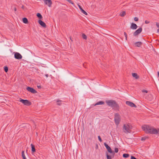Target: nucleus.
<instances>
[{
    "instance_id": "1",
    "label": "nucleus",
    "mask_w": 159,
    "mask_h": 159,
    "mask_svg": "<svg viewBox=\"0 0 159 159\" xmlns=\"http://www.w3.org/2000/svg\"><path fill=\"white\" fill-rule=\"evenodd\" d=\"M142 129L146 133L159 134V129H157L154 127L148 125H144L142 127Z\"/></svg>"
},
{
    "instance_id": "2",
    "label": "nucleus",
    "mask_w": 159,
    "mask_h": 159,
    "mask_svg": "<svg viewBox=\"0 0 159 159\" xmlns=\"http://www.w3.org/2000/svg\"><path fill=\"white\" fill-rule=\"evenodd\" d=\"M106 102L108 106L111 107L113 110L116 111H119V106L115 101L108 100Z\"/></svg>"
},
{
    "instance_id": "3",
    "label": "nucleus",
    "mask_w": 159,
    "mask_h": 159,
    "mask_svg": "<svg viewBox=\"0 0 159 159\" xmlns=\"http://www.w3.org/2000/svg\"><path fill=\"white\" fill-rule=\"evenodd\" d=\"M104 145L106 147L108 152L111 154V155H110L108 154L107 152H106V154L107 159H112L111 158L114 157V156L115 154L114 152L112 150L110 147H109L107 143H104Z\"/></svg>"
},
{
    "instance_id": "4",
    "label": "nucleus",
    "mask_w": 159,
    "mask_h": 159,
    "mask_svg": "<svg viewBox=\"0 0 159 159\" xmlns=\"http://www.w3.org/2000/svg\"><path fill=\"white\" fill-rule=\"evenodd\" d=\"M114 121L116 125H118L120 121V116L118 113H116L114 116Z\"/></svg>"
},
{
    "instance_id": "5",
    "label": "nucleus",
    "mask_w": 159,
    "mask_h": 159,
    "mask_svg": "<svg viewBox=\"0 0 159 159\" xmlns=\"http://www.w3.org/2000/svg\"><path fill=\"white\" fill-rule=\"evenodd\" d=\"M123 131L126 133H130V127L128 125L124 124L123 127Z\"/></svg>"
},
{
    "instance_id": "6",
    "label": "nucleus",
    "mask_w": 159,
    "mask_h": 159,
    "mask_svg": "<svg viewBox=\"0 0 159 159\" xmlns=\"http://www.w3.org/2000/svg\"><path fill=\"white\" fill-rule=\"evenodd\" d=\"M20 101L24 104L25 105L29 106H30L31 104V102L27 100H24L22 99L21 98H20Z\"/></svg>"
},
{
    "instance_id": "7",
    "label": "nucleus",
    "mask_w": 159,
    "mask_h": 159,
    "mask_svg": "<svg viewBox=\"0 0 159 159\" xmlns=\"http://www.w3.org/2000/svg\"><path fill=\"white\" fill-rule=\"evenodd\" d=\"M142 30V28L141 27H140L134 33L133 35L134 36H137L141 32Z\"/></svg>"
},
{
    "instance_id": "8",
    "label": "nucleus",
    "mask_w": 159,
    "mask_h": 159,
    "mask_svg": "<svg viewBox=\"0 0 159 159\" xmlns=\"http://www.w3.org/2000/svg\"><path fill=\"white\" fill-rule=\"evenodd\" d=\"M44 3L48 6L49 7H50L52 4V2L51 0H43Z\"/></svg>"
},
{
    "instance_id": "9",
    "label": "nucleus",
    "mask_w": 159,
    "mask_h": 159,
    "mask_svg": "<svg viewBox=\"0 0 159 159\" xmlns=\"http://www.w3.org/2000/svg\"><path fill=\"white\" fill-rule=\"evenodd\" d=\"M26 89L29 92H30L33 93L34 94L37 93V91L34 89L30 87H27Z\"/></svg>"
},
{
    "instance_id": "10",
    "label": "nucleus",
    "mask_w": 159,
    "mask_h": 159,
    "mask_svg": "<svg viewBox=\"0 0 159 159\" xmlns=\"http://www.w3.org/2000/svg\"><path fill=\"white\" fill-rule=\"evenodd\" d=\"M126 104L127 105L131 107H134L135 108L137 107V106L134 104L133 102L130 101H126Z\"/></svg>"
},
{
    "instance_id": "11",
    "label": "nucleus",
    "mask_w": 159,
    "mask_h": 159,
    "mask_svg": "<svg viewBox=\"0 0 159 159\" xmlns=\"http://www.w3.org/2000/svg\"><path fill=\"white\" fill-rule=\"evenodd\" d=\"M15 58L17 59H20L22 58L21 55L19 53L16 52L14 54Z\"/></svg>"
},
{
    "instance_id": "12",
    "label": "nucleus",
    "mask_w": 159,
    "mask_h": 159,
    "mask_svg": "<svg viewBox=\"0 0 159 159\" xmlns=\"http://www.w3.org/2000/svg\"><path fill=\"white\" fill-rule=\"evenodd\" d=\"M104 104V102L102 101H100L97 102L95 104H93L91 105L90 107H93L100 105H102Z\"/></svg>"
},
{
    "instance_id": "13",
    "label": "nucleus",
    "mask_w": 159,
    "mask_h": 159,
    "mask_svg": "<svg viewBox=\"0 0 159 159\" xmlns=\"http://www.w3.org/2000/svg\"><path fill=\"white\" fill-rule=\"evenodd\" d=\"M38 23L43 27L46 28V25L45 23L42 20H39Z\"/></svg>"
},
{
    "instance_id": "14",
    "label": "nucleus",
    "mask_w": 159,
    "mask_h": 159,
    "mask_svg": "<svg viewBox=\"0 0 159 159\" xmlns=\"http://www.w3.org/2000/svg\"><path fill=\"white\" fill-rule=\"evenodd\" d=\"M138 28V26L135 23H132L130 27V29L133 30H135Z\"/></svg>"
},
{
    "instance_id": "15",
    "label": "nucleus",
    "mask_w": 159,
    "mask_h": 159,
    "mask_svg": "<svg viewBox=\"0 0 159 159\" xmlns=\"http://www.w3.org/2000/svg\"><path fill=\"white\" fill-rule=\"evenodd\" d=\"M78 7H79V8H80V10L81 11V12L83 13L85 15H88L87 13L80 6L79 4H78Z\"/></svg>"
},
{
    "instance_id": "16",
    "label": "nucleus",
    "mask_w": 159,
    "mask_h": 159,
    "mask_svg": "<svg viewBox=\"0 0 159 159\" xmlns=\"http://www.w3.org/2000/svg\"><path fill=\"white\" fill-rule=\"evenodd\" d=\"M142 44V43L141 42H136L134 43V45L137 47H140Z\"/></svg>"
},
{
    "instance_id": "17",
    "label": "nucleus",
    "mask_w": 159,
    "mask_h": 159,
    "mask_svg": "<svg viewBox=\"0 0 159 159\" xmlns=\"http://www.w3.org/2000/svg\"><path fill=\"white\" fill-rule=\"evenodd\" d=\"M132 75L136 79H137L139 78V76L137 73H132Z\"/></svg>"
},
{
    "instance_id": "18",
    "label": "nucleus",
    "mask_w": 159,
    "mask_h": 159,
    "mask_svg": "<svg viewBox=\"0 0 159 159\" xmlns=\"http://www.w3.org/2000/svg\"><path fill=\"white\" fill-rule=\"evenodd\" d=\"M31 150L33 152H34L35 151V147L33 144H31Z\"/></svg>"
},
{
    "instance_id": "19",
    "label": "nucleus",
    "mask_w": 159,
    "mask_h": 159,
    "mask_svg": "<svg viewBox=\"0 0 159 159\" xmlns=\"http://www.w3.org/2000/svg\"><path fill=\"white\" fill-rule=\"evenodd\" d=\"M22 20L24 23L27 24L28 23V20L25 17H24L22 19Z\"/></svg>"
},
{
    "instance_id": "20",
    "label": "nucleus",
    "mask_w": 159,
    "mask_h": 159,
    "mask_svg": "<svg viewBox=\"0 0 159 159\" xmlns=\"http://www.w3.org/2000/svg\"><path fill=\"white\" fill-rule=\"evenodd\" d=\"M23 159H27L25 155L24 151H23L21 153Z\"/></svg>"
},
{
    "instance_id": "21",
    "label": "nucleus",
    "mask_w": 159,
    "mask_h": 159,
    "mask_svg": "<svg viewBox=\"0 0 159 159\" xmlns=\"http://www.w3.org/2000/svg\"><path fill=\"white\" fill-rule=\"evenodd\" d=\"M37 16L39 18V19H41L43 18V17L39 13H37Z\"/></svg>"
},
{
    "instance_id": "22",
    "label": "nucleus",
    "mask_w": 159,
    "mask_h": 159,
    "mask_svg": "<svg viewBox=\"0 0 159 159\" xmlns=\"http://www.w3.org/2000/svg\"><path fill=\"white\" fill-rule=\"evenodd\" d=\"M129 156V155L127 153H124L123 154V157L124 158H128Z\"/></svg>"
},
{
    "instance_id": "23",
    "label": "nucleus",
    "mask_w": 159,
    "mask_h": 159,
    "mask_svg": "<svg viewBox=\"0 0 159 159\" xmlns=\"http://www.w3.org/2000/svg\"><path fill=\"white\" fill-rule=\"evenodd\" d=\"M126 14V12L125 11H123L120 13V16L121 17L124 16Z\"/></svg>"
},
{
    "instance_id": "24",
    "label": "nucleus",
    "mask_w": 159,
    "mask_h": 159,
    "mask_svg": "<svg viewBox=\"0 0 159 159\" xmlns=\"http://www.w3.org/2000/svg\"><path fill=\"white\" fill-rule=\"evenodd\" d=\"M61 101L57 100V105L59 106H60L62 104V103L61 102Z\"/></svg>"
},
{
    "instance_id": "25",
    "label": "nucleus",
    "mask_w": 159,
    "mask_h": 159,
    "mask_svg": "<svg viewBox=\"0 0 159 159\" xmlns=\"http://www.w3.org/2000/svg\"><path fill=\"white\" fill-rule=\"evenodd\" d=\"M82 36L83 38L85 40L87 39V37L86 35L84 34H82Z\"/></svg>"
},
{
    "instance_id": "26",
    "label": "nucleus",
    "mask_w": 159,
    "mask_h": 159,
    "mask_svg": "<svg viewBox=\"0 0 159 159\" xmlns=\"http://www.w3.org/2000/svg\"><path fill=\"white\" fill-rule=\"evenodd\" d=\"M4 70L5 72H7L8 71V68L7 66H5L4 67Z\"/></svg>"
},
{
    "instance_id": "27",
    "label": "nucleus",
    "mask_w": 159,
    "mask_h": 159,
    "mask_svg": "<svg viewBox=\"0 0 159 159\" xmlns=\"http://www.w3.org/2000/svg\"><path fill=\"white\" fill-rule=\"evenodd\" d=\"M67 1H68L69 2L71 3L73 5H74V3L72 2L71 0H66Z\"/></svg>"
},
{
    "instance_id": "28",
    "label": "nucleus",
    "mask_w": 159,
    "mask_h": 159,
    "mask_svg": "<svg viewBox=\"0 0 159 159\" xmlns=\"http://www.w3.org/2000/svg\"><path fill=\"white\" fill-rule=\"evenodd\" d=\"M124 35H125V37L126 40H127V34L125 32H124Z\"/></svg>"
},
{
    "instance_id": "29",
    "label": "nucleus",
    "mask_w": 159,
    "mask_h": 159,
    "mask_svg": "<svg viewBox=\"0 0 159 159\" xmlns=\"http://www.w3.org/2000/svg\"><path fill=\"white\" fill-rule=\"evenodd\" d=\"M118 148H115V152H114L117 153L118 152Z\"/></svg>"
},
{
    "instance_id": "30",
    "label": "nucleus",
    "mask_w": 159,
    "mask_h": 159,
    "mask_svg": "<svg viewBox=\"0 0 159 159\" xmlns=\"http://www.w3.org/2000/svg\"><path fill=\"white\" fill-rule=\"evenodd\" d=\"M147 137H142V138L141 139V140L142 141L145 140H146V139H147Z\"/></svg>"
},
{
    "instance_id": "31",
    "label": "nucleus",
    "mask_w": 159,
    "mask_h": 159,
    "mask_svg": "<svg viewBox=\"0 0 159 159\" xmlns=\"http://www.w3.org/2000/svg\"><path fill=\"white\" fill-rule=\"evenodd\" d=\"M98 140H99L100 142H101L102 141V139L101 138L100 136H98Z\"/></svg>"
},
{
    "instance_id": "32",
    "label": "nucleus",
    "mask_w": 159,
    "mask_h": 159,
    "mask_svg": "<svg viewBox=\"0 0 159 159\" xmlns=\"http://www.w3.org/2000/svg\"><path fill=\"white\" fill-rule=\"evenodd\" d=\"M134 20L135 21H137L139 20V19L138 18H137V17H135L134 18Z\"/></svg>"
},
{
    "instance_id": "33",
    "label": "nucleus",
    "mask_w": 159,
    "mask_h": 159,
    "mask_svg": "<svg viewBox=\"0 0 159 159\" xmlns=\"http://www.w3.org/2000/svg\"><path fill=\"white\" fill-rule=\"evenodd\" d=\"M142 92L143 93H147L148 92V91L147 90H145V89H143V90H142Z\"/></svg>"
},
{
    "instance_id": "34",
    "label": "nucleus",
    "mask_w": 159,
    "mask_h": 159,
    "mask_svg": "<svg viewBox=\"0 0 159 159\" xmlns=\"http://www.w3.org/2000/svg\"><path fill=\"white\" fill-rule=\"evenodd\" d=\"M145 23L146 24H148V23H150V21H148L147 20H146L145 21Z\"/></svg>"
},
{
    "instance_id": "35",
    "label": "nucleus",
    "mask_w": 159,
    "mask_h": 159,
    "mask_svg": "<svg viewBox=\"0 0 159 159\" xmlns=\"http://www.w3.org/2000/svg\"><path fill=\"white\" fill-rule=\"evenodd\" d=\"M156 25L157 28H159V23L157 22L156 23Z\"/></svg>"
},
{
    "instance_id": "36",
    "label": "nucleus",
    "mask_w": 159,
    "mask_h": 159,
    "mask_svg": "<svg viewBox=\"0 0 159 159\" xmlns=\"http://www.w3.org/2000/svg\"><path fill=\"white\" fill-rule=\"evenodd\" d=\"M37 87L39 88V89H41V86L40 85H39V86H37Z\"/></svg>"
},
{
    "instance_id": "37",
    "label": "nucleus",
    "mask_w": 159,
    "mask_h": 159,
    "mask_svg": "<svg viewBox=\"0 0 159 159\" xmlns=\"http://www.w3.org/2000/svg\"><path fill=\"white\" fill-rule=\"evenodd\" d=\"M14 11H16V10H17V9H16V7H15L14 8Z\"/></svg>"
},
{
    "instance_id": "38",
    "label": "nucleus",
    "mask_w": 159,
    "mask_h": 159,
    "mask_svg": "<svg viewBox=\"0 0 159 159\" xmlns=\"http://www.w3.org/2000/svg\"><path fill=\"white\" fill-rule=\"evenodd\" d=\"M45 76L46 77H48V74H46L45 75Z\"/></svg>"
},
{
    "instance_id": "39",
    "label": "nucleus",
    "mask_w": 159,
    "mask_h": 159,
    "mask_svg": "<svg viewBox=\"0 0 159 159\" xmlns=\"http://www.w3.org/2000/svg\"><path fill=\"white\" fill-rule=\"evenodd\" d=\"M157 75H158V77L159 78V71H158L157 72Z\"/></svg>"
},
{
    "instance_id": "40",
    "label": "nucleus",
    "mask_w": 159,
    "mask_h": 159,
    "mask_svg": "<svg viewBox=\"0 0 159 159\" xmlns=\"http://www.w3.org/2000/svg\"><path fill=\"white\" fill-rule=\"evenodd\" d=\"M21 8L23 9H24V6H22L21 7Z\"/></svg>"
},
{
    "instance_id": "41",
    "label": "nucleus",
    "mask_w": 159,
    "mask_h": 159,
    "mask_svg": "<svg viewBox=\"0 0 159 159\" xmlns=\"http://www.w3.org/2000/svg\"><path fill=\"white\" fill-rule=\"evenodd\" d=\"M157 32L159 33V29L157 30Z\"/></svg>"
},
{
    "instance_id": "42",
    "label": "nucleus",
    "mask_w": 159,
    "mask_h": 159,
    "mask_svg": "<svg viewBox=\"0 0 159 159\" xmlns=\"http://www.w3.org/2000/svg\"><path fill=\"white\" fill-rule=\"evenodd\" d=\"M70 39L72 41V39H71V38H70Z\"/></svg>"
}]
</instances>
